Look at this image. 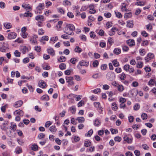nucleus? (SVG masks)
Segmentation results:
<instances>
[{"instance_id":"nucleus-37","label":"nucleus","mask_w":156,"mask_h":156,"mask_svg":"<svg viewBox=\"0 0 156 156\" xmlns=\"http://www.w3.org/2000/svg\"><path fill=\"white\" fill-rule=\"evenodd\" d=\"M112 108L113 110L116 111L118 109V107L116 103H112Z\"/></svg>"},{"instance_id":"nucleus-30","label":"nucleus","mask_w":156,"mask_h":156,"mask_svg":"<svg viewBox=\"0 0 156 156\" xmlns=\"http://www.w3.org/2000/svg\"><path fill=\"white\" fill-rule=\"evenodd\" d=\"M31 149L34 151H36L38 150V146L36 144H34L32 145Z\"/></svg>"},{"instance_id":"nucleus-63","label":"nucleus","mask_w":156,"mask_h":156,"mask_svg":"<svg viewBox=\"0 0 156 156\" xmlns=\"http://www.w3.org/2000/svg\"><path fill=\"white\" fill-rule=\"evenodd\" d=\"M52 123L50 121H47L45 124V126L46 128L48 127Z\"/></svg>"},{"instance_id":"nucleus-22","label":"nucleus","mask_w":156,"mask_h":156,"mask_svg":"<svg viewBox=\"0 0 156 156\" xmlns=\"http://www.w3.org/2000/svg\"><path fill=\"white\" fill-rule=\"evenodd\" d=\"M22 7L28 10H31V7L29 4L24 3L22 5Z\"/></svg>"},{"instance_id":"nucleus-13","label":"nucleus","mask_w":156,"mask_h":156,"mask_svg":"<svg viewBox=\"0 0 156 156\" xmlns=\"http://www.w3.org/2000/svg\"><path fill=\"white\" fill-rule=\"evenodd\" d=\"M124 140L128 144H131L132 142L133 139L129 138L127 135H125L123 137Z\"/></svg>"},{"instance_id":"nucleus-59","label":"nucleus","mask_w":156,"mask_h":156,"mask_svg":"<svg viewBox=\"0 0 156 156\" xmlns=\"http://www.w3.org/2000/svg\"><path fill=\"white\" fill-rule=\"evenodd\" d=\"M141 117L143 120L146 119L147 118V115L145 113H143L141 115Z\"/></svg>"},{"instance_id":"nucleus-31","label":"nucleus","mask_w":156,"mask_h":156,"mask_svg":"<svg viewBox=\"0 0 156 156\" xmlns=\"http://www.w3.org/2000/svg\"><path fill=\"white\" fill-rule=\"evenodd\" d=\"M66 60V58L63 56H62L58 59V61L59 62H65Z\"/></svg>"},{"instance_id":"nucleus-14","label":"nucleus","mask_w":156,"mask_h":156,"mask_svg":"<svg viewBox=\"0 0 156 156\" xmlns=\"http://www.w3.org/2000/svg\"><path fill=\"white\" fill-rule=\"evenodd\" d=\"M94 107L98 108V110H100L101 111H102L103 108L101 107L100 103L99 102H94Z\"/></svg>"},{"instance_id":"nucleus-52","label":"nucleus","mask_w":156,"mask_h":156,"mask_svg":"<svg viewBox=\"0 0 156 156\" xmlns=\"http://www.w3.org/2000/svg\"><path fill=\"white\" fill-rule=\"evenodd\" d=\"M27 34L26 32H22L21 36L24 38H26L28 37Z\"/></svg>"},{"instance_id":"nucleus-21","label":"nucleus","mask_w":156,"mask_h":156,"mask_svg":"<svg viewBox=\"0 0 156 156\" xmlns=\"http://www.w3.org/2000/svg\"><path fill=\"white\" fill-rule=\"evenodd\" d=\"M50 131L54 133H55L57 131V129L56 128L55 126L53 125L51 126L49 128Z\"/></svg>"},{"instance_id":"nucleus-25","label":"nucleus","mask_w":156,"mask_h":156,"mask_svg":"<svg viewBox=\"0 0 156 156\" xmlns=\"http://www.w3.org/2000/svg\"><path fill=\"white\" fill-rule=\"evenodd\" d=\"M132 16V13L131 12H129L128 13L125 14L124 18L126 19V20H127L129 18H131Z\"/></svg>"},{"instance_id":"nucleus-62","label":"nucleus","mask_w":156,"mask_h":156,"mask_svg":"<svg viewBox=\"0 0 156 156\" xmlns=\"http://www.w3.org/2000/svg\"><path fill=\"white\" fill-rule=\"evenodd\" d=\"M104 16L107 18H109L111 16V14L110 12H106L104 14Z\"/></svg>"},{"instance_id":"nucleus-58","label":"nucleus","mask_w":156,"mask_h":156,"mask_svg":"<svg viewBox=\"0 0 156 156\" xmlns=\"http://www.w3.org/2000/svg\"><path fill=\"white\" fill-rule=\"evenodd\" d=\"M24 16L25 17H31L32 16V14L30 12L28 11L27 12H25L24 14Z\"/></svg>"},{"instance_id":"nucleus-24","label":"nucleus","mask_w":156,"mask_h":156,"mask_svg":"<svg viewBox=\"0 0 156 156\" xmlns=\"http://www.w3.org/2000/svg\"><path fill=\"white\" fill-rule=\"evenodd\" d=\"M11 126L10 127V129L15 131L16 128V124L14 122H11Z\"/></svg>"},{"instance_id":"nucleus-44","label":"nucleus","mask_w":156,"mask_h":156,"mask_svg":"<svg viewBox=\"0 0 156 156\" xmlns=\"http://www.w3.org/2000/svg\"><path fill=\"white\" fill-rule=\"evenodd\" d=\"M93 133V129H91L88 132V133L85 134V136H86L90 137L92 134Z\"/></svg>"},{"instance_id":"nucleus-35","label":"nucleus","mask_w":156,"mask_h":156,"mask_svg":"<svg viewBox=\"0 0 156 156\" xmlns=\"http://www.w3.org/2000/svg\"><path fill=\"white\" fill-rule=\"evenodd\" d=\"M69 110L72 114H75L76 111V108L75 106H72L70 107Z\"/></svg>"},{"instance_id":"nucleus-33","label":"nucleus","mask_w":156,"mask_h":156,"mask_svg":"<svg viewBox=\"0 0 156 156\" xmlns=\"http://www.w3.org/2000/svg\"><path fill=\"white\" fill-rule=\"evenodd\" d=\"M121 52L120 49L119 48H115L113 51V52L116 55L119 54Z\"/></svg>"},{"instance_id":"nucleus-38","label":"nucleus","mask_w":156,"mask_h":156,"mask_svg":"<svg viewBox=\"0 0 156 156\" xmlns=\"http://www.w3.org/2000/svg\"><path fill=\"white\" fill-rule=\"evenodd\" d=\"M59 68L61 70L65 69L66 68V65L64 63H61L59 65Z\"/></svg>"},{"instance_id":"nucleus-50","label":"nucleus","mask_w":156,"mask_h":156,"mask_svg":"<svg viewBox=\"0 0 156 156\" xmlns=\"http://www.w3.org/2000/svg\"><path fill=\"white\" fill-rule=\"evenodd\" d=\"M108 43L111 45L113 44L114 43L113 39L111 37L108 38Z\"/></svg>"},{"instance_id":"nucleus-19","label":"nucleus","mask_w":156,"mask_h":156,"mask_svg":"<svg viewBox=\"0 0 156 156\" xmlns=\"http://www.w3.org/2000/svg\"><path fill=\"white\" fill-rule=\"evenodd\" d=\"M5 43H4L2 47H0V51L3 52H6V50H7L8 49V46H5Z\"/></svg>"},{"instance_id":"nucleus-41","label":"nucleus","mask_w":156,"mask_h":156,"mask_svg":"<svg viewBox=\"0 0 156 156\" xmlns=\"http://www.w3.org/2000/svg\"><path fill=\"white\" fill-rule=\"evenodd\" d=\"M119 78L121 80H124L126 78V75L125 73L123 72L119 75Z\"/></svg>"},{"instance_id":"nucleus-12","label":"nucleus","mask_w":156,"mask_h":156,"mask_svg":"<svg viewBox=\"0 0 156 156\" xmlns=\"http://www.w3.org/2000/svg\"><path fill=\"white\" fill-rule=\"evenodd\" d=\"M48 53L50 54L52 56H54L55 55V51L52 48H49L47 49Z\"/></svg>"},{"instance_id":"nucleus-39","label":"nucleus","mask_w":156,"mask_h":156,"mask_svg":"<svg viewBox=\"0 0 156 156\" xmlns=\"http://www.w3.org/2000/svg\"><path fill=\"white\" fill-rule=\"evenodd\" d=\"M17 141L18 143V144L20 145L23 146L24 144V141L22 139L17 138Z\"/></svg>"},{"instance_id":"nucleus-45","label":"nucleus","mask_w":156,"mask_h":156,"mask_svg":"<svg viewBox=\"0 0 156 156\" xmlns=\"http://www.w3.org/2000/svg\"><path fill=\"white\" fill-rule=\"evenodd\" d=\"M91 144V142L90 140H87L85 141L84 143V146L86 147H87L89 146Z\"/></svg>"},{"instance_id":"nucleus-5","label":"nucleus","mask_w":156,"mask_h":156,"mask_svg":"<svg viewBox=\"0 0 156 156\" xmlns=\"http://www.w3.org/2000/svg\"><path fill=\"white\" fill-rule=\"evenodd\" d=\"M66 81L68 83V86H72L74 84V83L73 81V78L72 77L69 76L66 77Z\"/></svg>"},{"instance_id":"nucleus-2","label":"nucleus","mask_w":156,"mask_h":156,"mask_svg":"<svg viewBox=\"0 0 156 156\" xmlns=\"http://www.w3.org/2000/svg\"><path fill=\"white\" fill-rule=\"evenodd\" d=\"M28 40L32 44L34 45L37 44V36L35 34L29 35L28 36Z\"/></svg>"},{"instance_id":"nucleus-17","label":"nucleus","mask_w":156,"mask_h":156,"mask_svg":"<svg viewBox=\"0 0 156 156\" xmlns=\"http://www.w3.org/2000/svg\"><path fill=\"white\" fill-rule=\"evenodd\" d=\"M35 19L37 21L43 22L44 21V17L42 15H38L35 17Z\"/></svg>"},{"instance_id":"nucleus-47","label":"nucleus","mask_w":156,"mask_h":156,"mask_svg":"<svg viewBox=\"0 0 156 156\" xmlns=\"http://www.w3.org/2000/svg\"><path fill=\"white\" fill-rule=\"evenodd\" d=\"M121 10L123 11H126L127 10L126 9V5L124 3H122L121 6Z\"/></svg>"},{"instance_id":"nucleus-42","label":"nucleus","mask_w":156,"mask_h":156,"mask_svg":"<svg viewBox=\"0 0 156 156\" xmlns=\"http://www.w3.org/2000/svg\"><path fill=\"white\" fill-rule=\"evenodd\" d=\"M82 51V49L78 46H76L74 49V51L78 53H80Z\"/></svg>"},{"instance_id":"nucleus-10","label":"nucleus","mask_w":156,"mask_h":156,"mask_svg":"<svg viewBox=\"0 0 156 156\" xmlns=\"http://www.w3.org/2000/svg\"><path fill=\"white\" fill-rule=\"evenodd\" d=\"M80 65L82 66H88L89 64V62L87 61H85L84 60H82L80 61L79 63Z\"/></svg>"},{"instance_id":"nucleus-48","label":"nucleus","mask_w":156,"mask_h":156,"mask_svg":"<svg viewBox=\"0 0 156 156\" xmlns=\"http://www.w3.org/2000/svg\"><path fill=\"white\" fill-rule=\"evenodd\" d=\"M28 50V48L26 46H23L21 48V51L23 54H25Z\"/></svg>"},{"instance_id":"nucleus-36","label":"nucleus","mask_w":156,"mask_h":156,"mask_svg":"<svg viewBox=\"0 0 156 156\" xmlns=\"http://www.w3.org/2000/svg\"><path fill=\"white\" fill-rule=\"evenodd\" d=\"M4 27L7 29L10 28L12 27V25L9 23H5L4 24Z\"/></svg>"},{"instance_id":"nucleus-4","label":"nucleus","mask_w":156,"mask_h":156,"mask_svg":"<svg viewBox=\"0 0 156 156\" xmlns=\"http://www.w3.org/2000/svg\"><path fill=\"white\" fill-rule=\"evenodd\" d=\"M115 77V74L112 72H109L106 75V77L107 79L110 81H112L113 80Z\"/></svg>"},{"instance_id":"nucleus-53","label":"nucleus","mask_w":156,"mask_h":156,"mask_svg":"<svg viewBox=\"0 0 156 156\" xmlns=\"http://www.w3.org/2000/svg\"><path fill=\"white\" fill-rule=\"evenodd\" d=\"M140 108V105L139 104H136L133 106V109L135 110H137Z\"/></svg>"},{"instance_id":"nucleus-9","label":"nucleus","mask_w":156,"mask_h":156,"mask_svg":"<svg viewBox=\"0 0 156 156\" xmlns=\"http://www.w3.org/2000/svg\"><path fill=\"white\" fill-rule=\"evenodd\" d=\"M38 84L39 87L42 88H44L46 87V84L44 80L39 81Z\"/></svg>"},{"instance_id":"nucleus-60","label":"nucleus","mask_w":156,"mask_h":156,"mask_svg":"<svg viewBox=\"0 0 156 156\" xmlns=\"http://www.w3.org/2000/svg\"><path fill=\"white\" fill-rule=\"evenodd\" d=\"M155 83V80L153 79H151L148 82V85L149 86L153 85Z\"/></svg>"},{"instance_id":"nucleus-28","label":"nucleus","mask_w":156,"mask_h":156,"mask_svg":"<svg viewBox=\"0 0 156 156\" xmlns=\"http://www.w3.org/2000/svg\"><path fill=\"white\" fill-rule=\"evenodd\" d=\"M58 39V37L55 36V37H51L50 40V43L52 42L53 43L56 42Z\"/></svg>"},{"instance_id":"nucleus-26","label":"nucleus","mask_w":156,"mask_h":156,"mask_svg":"<svg viewBox=\"0 0 156 156\" xmlns=\"http://www.w3.org/2000/svg\"><path fill=\"white\" fill-rule=\"evenodd\" d=\"M76 120H77L79 123H83L85 121V119L83 117H78Z\"/></svg>"},{"instance_id":"nucleus-11","label":"nucleus","mask_w":156,"mask_h":156,"mask_svg":"<svg viewBox=\"0 0 156 156\" xmlns=\"http://www.w3.org/2000/svg\"><path fill=\"white\" fill-rule=\"evenodd\" d=\"M23 102L22 101H19L16 102L14 104L13 106L15 108L20 107L23 104Z\"/></svg>"},{"instance_id":"nucleus-32","label":"nucleus","mask_w":156,"mask_h":156,"mask_svg":"<svg viewBox=\"0 0 156 156\" xmlns=\"http://www.w3.org/2000/svg\"><path fill=\"white\" fill-rule=\"evenodd\" d=\"M143 66V62H142L137 61L136 64V67L141 68Z\"/></svg>"},{"instance_id":"nucleus-27","label":"nucleus","mask_w":156,"mask_h":156,"mask_svg":"<svg viewBox=\"0 0 156 156\" xmlns=\"http://www.w3.org/2000/svg\"><path fill=\"white\" fill-rule=\"evenodd\" d=\"M137 92L135 90H132L129 92V94H131V96L132 97L136 96L137 95Z\"/></svg>"},{"instance_id":"nucleus-56","label":"nucleus","mask_w":156,"mask_h":156,"mask_svg":"<svg viewBox=\"0 0 156 156\" xmlns=\"http://www.w3.org/2000/svg\"><path fill=\"white\" fill-rule=\"evenodd\" d=\"M145 5V2H137L135 3V5L139 6H143Z\"/></svg>"},{"instance_id":"nucleus-3","label":"nucleus","mask_w":156,"mask_h":156,"mask_svg":"<svg viewBox=\"0 0 156 156\" xmlns=\"http://www.w3.org/2000/svg\"><path fill=\"white\" fill-rule=\"evenodd\" d=\"M154 58V54L152 53H148L147 56L145 57L144 59L146 62H148L150 60L153 59Z\"/></svg>"},{"instance_id":"nucleus-57","label":"nucleus","mask_w":156,"mask_h":156,"mask_svg":"<svg viewBox=\"0 0 156 156\" xmlns=\"http://www.w3.org/2000/svg\"><path fill=\"white\" fill-rule=\"evenodd\" d=\"M107 65L106 64H103L101 65V69L102 70H105L106 69Z\"/></svg>"},{"instance_id":"nucleus-34","label":"nucleus","mask_w":156,"mask_h":156,"mask_svg":"<svg viewBox=\"0 0 156 156\" xmlns=\"http://www.w3.org/2000/svg\"><path fill=\"white\" fill-rule=\"evenodd\" d=\"M126 26L129 28H132L133 26V22L132 21H127Z\"/></svg>"},{"instance_id":"nucleus-54","label":"nucleus","mask_w":156,"mask_h":156,"mask_svg":"<svg viewBox=\"0 0 156 156\" xmlns=\"http://www.w3.org/2000/svg\"><path fill=\"white\" fill-rule=\"evenodd\" d=\"M112 63L114 66L117 67L119 66V63L116 60H114Z\"/></svg>"},{"instance_id":"nucleus-40","label":"nucleus","mask_w":156,"mask_h":156,"mask_svg":"<svg viewBox=\"0 0 156 156\" xmlns=\"http://www.w3.org/2000/svg\"><path fill=\"white\" fill-rule=\"evenodd\" d=\"M101 76H102V75L101 73H99L94 74L92 76V77L94 78L97 79Z\"/></svg>"},{"instance_id":"nucleus-15","label":"nucleus","mask_w":156,"mask_h":156,"mask_svg":"<svg viewBox=\"0 0 156 156\" xmlns=\"http://www.w3.org/2000/svg\"><path fill=\"white\" fill-rule=\"evenodd\" d=\"M101 121L98 119H95L94 122V125L96 126H98L101 125Z\"/></svg>"},{"instance_id":"nucleus-1","label":"nucleus","mask_w":156,"mask_h":156,"mask_svg":"<svg viewBox=\"0 0 156 156\" xmlns=\"http://www.w3.org/2000/svg\"><path fill=\"white\" fill-rule=\"evenodd\" d=\"M74 25L72 24H67L65 28L64 32L67 34L73 35L74 34L73 31L75 30Z\"/></svg>"},{"instance_id":"nucleus-20","label":"nucleus","mask_w":156,"mask_h":156,"mask_svg":"<svg viewBox=\"0 0 156 156\" xmlns=\"http://www.w3.org/2000/svg\"><path fill=\"white\" fill-rule=\"evenodd\" d=\"M62 4L63 5L66 6H71L72 5L71 2L68 0H65L63 1Z\"/></svg>"},{"instance_id":"nucleus-43","label":"nucleus","mask_w":156,"mask_h":156,"mask_svg":"<svg viewBox=\"0 0 156 156\" xmlns=\"http://www.w3.org/2000/svg\"><path fill=\"white\" fill-rule=\"evenodd\" d=\"M99 62L98 60L94 61L92 63L93 67L94 68L97 67L99 65Z\"/></svg>"},{"instance_id":"nucleus-7","label":"nucleus","mask_w":156,"mask_h":156,"mask_svg":"<svg viewBox=\"0 0 156 156\" xmlns=\"http://www.w3.org/2000/svg\"><path fill=\"white\" fill-rule=\"evenodd\" d=\"M13 114L15 115H19L20 116H23L24 114V113L22 110L19 109L14 111L13 112Z\"/></svg>"},{"instance_id":"nucleus-61","label":"nucleus","mask_w":156,"mask_h":156,"mask_svg":"<svg viewBox=\"0 0 156 156\" xmlns=\"http://www.w3.org/2000/svg\"><path fill=\"white\" fill-rule=\"evenodd\" d=\"M44 31L42 28L39 29L38 30V34L39 35H43L44 34Z\"/></svg>"},{"instance_id":"nucleus-46","label":"nucleus","mask_w":156,"mask_h":156,"mask_svg":"<svg viewBox=\"0 0 156 156\" xmlns=\"http://www.w3.org/2000/svg\"><path fill=\"white\" fill-rule=\"evenodd\" d=\"M130 66L128 64H126L123 66V69L126 72H128Z\"/></svg>"},{"instance_id":"nucleus-49","label":"nucleus","mask_w":156,"mask_h":156,"mask_svg":"<svg viewBox=\"0 0 156 156\" xmlns=\"http://www.w3.org/2000/svg\"><path fill=\"white\" fill-rule=\"evenodd\" d=\"M15 56L16 57H20V56L21 53L18 50H16L14 52Z\"/></svg>"},{"instance_id":"nucleus-6","label":"nucleus","mask_w":156,"mask_h":156,"mask_svg":"<svg viewBox=\"0 0 156 156\" xmlns=\"http://www.w3.org/2000/svg\"><path fill=\"white\" fill-rule=\"evenodd\" d=\"M62 23L63 22L62 21H58L57 25L55 27V28L58 31L61 30Z\"/></svg>"},{"instance_id":"nucleus-23","label":"nucleus","mask_w":156,"mask_h":156,"mask_svg":"<svg viewBox=\"0 0 156 156\" xmlns=\"http://www.w3.org/2000/svg\"><path fill=\"white\" fill-rule=\"evenodd\" d=\"M41 99L42 101H48L49 100V96L47 95H43L41 98Z\"/></svg>"},{"instance_id":"nucleus-18","label":"nucleus","mask_w":156,"mask_h":156,"mask_svg":"<svg viewBox=\"0 0 156 156\" xmlns=\"http://www.w3.org/2000/svg\"><path fill=\"white\" fill-rule=\"evenodd\" d=\"M126 43L130 46H132L135 44L134 41L133 39H129L127 40L126 41Z\"/></svg>"},{"instance_id":"nucleus-16","label":"nucleus","mask_w":156,"mask_h":156,"mask_svg":"<svg viewBox=\"0 0 156 156\" xmlns=\"http://www.w3.org/2000/svg\"><path fill=\"white\" fill-rule=\"evenodd\" d=\"M44 8V3H40L37 7L36 9L37 10L41 11Z\"/></svg>"},{"instance_id":"nucleus-29","label":"nucleus","mask_w":156,"mask_h":156,"mask_svg":"<svg viewBox=\"0 0 156 156\" xmlns=\"http://www.w3.org/2000/svg\"><path fill=\"white\" fill-rule=\"evenodd\" d=\"M15 152L16 154H18L22 152V148L20 147H18L15 149Z\"/></svg>"},{"instance_id":"nucleus-51","label":"nucleus","mask_w":156,"mask_h":156,"mask_svg":"<svg viewBox=\"0 0 156 156\" xmlns=\"http://www.w3.org/2000/svg\"><path fill=\"white\" fill-rule=\"evenodd\" d=\"M124 89V87L122 85H119L118 86V90L119 91L122 92Z\"/></svg>"},{"instance_id":"nucleus-55","label":"nucleus","mask_w":156,"mask_h":156,"mask_svg":"<svg viewBox=\"0 0 156 156\" xmlns=\"http://www.w3.org/2000/svg\"><path fill=\"white\" fill-rule=\"evenodd\" d=\"M115 13L116 16L118 18H120L122 17V16L121 13L115 11Z\"/></svg>"},{"instance_id":"nucleus-64","label":"nucleus","mask_w":156,"mask_h":156,"mask_svg":"<svg viewBox=\"0 0 156 156\" xmlns=\"http://www.w3.org/2000/svg\"><path fill=\"white\" fill-rule=\"evenodd\" d=\"M73 70L72 69L67 70L65 71V74L66 75H70L71 72Z\"/></svg>"},{"instance_id":"nucleus-8","label":"nucleus","mask_w":156,"mask_h":156,"mask_svg":"<svg viewBox=\"0 0 156 156\" xmlns=\"http://www.w3.org/2000/svg\"><path fill=\"white\" fill-rule=\"evenodd\" d=\"M16 36V33L12 32L8 34V38L9 40L15 38Z\"/></svg>"}]
</instances>
